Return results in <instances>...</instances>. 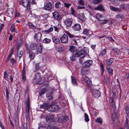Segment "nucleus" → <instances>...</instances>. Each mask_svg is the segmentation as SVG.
<instances>
[{"label":"nucleus","mask_w":129,"mask_h":129,"mask_svg":"<svg viewBox=\"0 0 129 129\" xmlns=\"http://www.w3.org/2000/svg\"><path fill=\"white\" fill-rule=\"evenodd\" d=\"M76 48L73 46H71L70 47L69 50L71 52H72L73 55L76 57H81L82 58L85 57V56L87 54V51L84 49L81 50L79 51H77Z\"/></svg>","instance_id":"obj_1"},{"label":"nucleus","mask_w":129,"mask_h":129,"mask_svg":"<svg viewBox=\"0 0 129 129\" xmlns=\"http://www.w3.org/2000/svg\"><path fill=\"white\" fill-rule=\"evenodd\" d=\"M29 46L28 44H27ZM30 48L31 50H35L37 49V51L38 53H40V43H38L36 45L34 44L31 43L30 45Z\"/></svg>","instance_id":"obj_2"},{"label":"nucleus","mask_w":129,"mask_h":129,"mask_svg":"<svg viewBox=\"0 0 129 129\" xmlns=\"http://www.w3.org/2000/svg\"><path fill=\"white\" fill-rule=\"evenodd\" d=\"M52 15L54 18L57 21H60L61 20V16L59 14L58 12L57 11H54L52 13Z\"/></svg>","instance_id":"obj_3"},{"label":"nucleus","mask_w":129,"mask_h":129,"mask_svg":"<svg viewBox=\"0 0 129 129\" xmlns=\"http://www.w3.org/2000/svg\"><path fill=\"white\" fill-rule=\"evenodd\" d=\"M47 116L45 112H43L42 114V116L45 118L46 120H49L50 121H53L54 120H53L54 118V116L53 115H50L48 116Z\"/></svg>","instance_id":"obj_4"},{"label":"nucleus","mask_w":129,"mask_h":129,"mask_svg":"<svg viewBox=\"0 0 129 129\" xmlns=\"http://www.w3.org/2000/svg\"><path fill=\"white\" fill-rule=\"evenodd\" d=\"M19 3L25 7L28 8L30 7L29 1L28 0H21L19 2Z\"/></svg>","instance_id":"obj_5"},{"label":"nucleus","mask_w":129,"mask_h":129,"mask_svg":"<svg viewBox=\"0 0 129 129\" xmlns=\"http://www.w3.org/2000/svg\"><path fill=\"white\" fill-rule=\"evenodd\" d=\"M26 46L27 50V52L29 53V56L30 58L31 59H34L35 57V54L30 50V48L29 47V46L27 44H26Z\"/></svg>","instance_id":"obj_6"},{"label":"nucleus","mask_w":129,"mask_h":129,"mask_svg":"<svg viewBox=\"0 0 129 129\" xmlns=\"http://www.w3.org/2000/svg\"><path fill=\"white\" fill-rule=\"evenodd\" d=\"M92 62L93 61L92 60H88L83 63L82 66L83 68H84L89 67L92 65Z\"/></svg>","instance_id":"obj_7"},{"label":"nucleus","mask_w":129,"mask_h":129,"mask_svg":"<svg viewBox=\"0 0 129 129\" xmlns=\"http://www.w3.org/2000/svg\"><path fill=\"white\" fill-rule=\"evenodd\" d=\"M101 93L99 91L95 89L93 90L92 93V95L95 98H98L100 96Z\"/></svg>","instance_id":"obj_8"},{"label":"nucleus","mask_w":129,"mask_h":129,"mask_svg":"<svg viewBox=\"0 0 129 129\" xmlns=\"http://www.w3.org/2000/svg\"><path fill=\"white\" fill-rule=\"evenodd\" d=\"M60 40L62 43H65L68 41V36L64 34L60 38Z\"/></svg>","instance_id":"obj_9"},{"label":"nucleus","mask_w":129,"mask_h":129,"mask_svg":"<svg viewBox=\"0 0 129 129\" xmlns=\"http://www.w3.org/2000/svg\"><path fill=\"white\" fill-rule=\"evenodd\" d=\"M49 109H51L50 112L58 111L59 109V107L57 105H53L50 106L47 108L48 110Z\"/></svg>","instance_id":"obj_10"},{"label":"nucleus","mask_w":129,"mask_h":129,"mask_svg":"<svg viewBox=\"0 0 129 129\" xmlns=\"http://www.w3.org/2000/svg\"><path fill=\"white\" fill-rule=\"evenodd\" d=\"M72 19L71 18H67L64 21V24L67 27L70 26L72 23Z\"/></svg>","instance_id":"obj_11"},{"label":"nucleus","mask_w":129,"mask_h":129,"mask_svg":"<svg viewBox=\"0 0 129 129\" xmlns=\"http://www.w3.org/2000/svg\"><path fill=\"white\" fill-rule=\"evenodd\" d=\"M72 28L75 31H78L81 29V25L78 23L75 24L72 26Z\"/></svg>","instance_id":"obj_12"},{"label":"nucleus","mask_w":129,"mask_h":129,"mask_svg":"<svg viewBox=\"0 0 129 129\" xmlns=\"http://www.w3.org/2000/svg\"><path fill=\"white\" fill-rule=\"evenodd\" d=\"M83 33L88 36H90L92 34V33L91 30L86 29L83 30Z\"/></svg>","instance_id":"obj_13"},{"label":"nucleus","mask_w":129,"mask_h":129,"mask_svg":"<svg viewBox=\"0 0 129 129\" xmlns=\"http://www.w3.org/2000/svg\"><path fill=\"white\" fill-rule=\"evenodd\" d=\"M52 39L53 42L56 44H59L60 43L59 39L57 37L54 36L53 37Z\"/></svg>","instance_id":"obj_14"},{"label":"nucleus","mask_w":129,"mask_h":129,"mask_svg":"<svg viewBox=\"0 0 129 129\" xmlns=\"http://www.w3.org/2000/svg\"><path fill=\"white\" fill-rule=\"evenodd\" d=\"M94 9L96 10H99L100 11H103L104 10L103 5L100 4L99 5L96 7L94 8Z\"/></svg>","instance_id":"obj_15"},{"label":"nucleus","mask_w":129,"mask_h":129,"mask_svg":"<svg viewBox=\"0 0 129 129\" xmlns=\"http://www.w3.org/2000/svg\"><path fill=\"white\" fill-rule=\"evenodd\" d=\"M34 38L37 42H39L40 41V33L38 32L34 36Z\"/></svg>","instance_id":"obj_16"},{"label":"nucleus","mask_w":129,"mask_h":129,"mask_svg":"<svg viewBox=\"0 0 129 129\" xmlns=\"http://www.w3.org/2000/svg\"><path fill=\"white\" fill-rule=\"evenodd\" d=\"M109 8L111 10L114 11L120 12L121 11L120 9L119 8H115L111 5L109 6Z\"/></svg>","instance_id":"obj_17"},{"label":"nucleus","mask_w":129,"mask_h":129,"mask_svg":"<svg viewBox=\"0 0 129 129\" xmlns=\"http://www.w3.org/2000/svg\"><path fill=\"white\" fill-rule=\"evenodd\" d=\"M52 8L51 4L50 3H47L44 7L45 10H50Z\"/></svg>","instance_id":"obj_18"},{"label":"nucleus","mask_w":129,"mask_h":129,"mask_svg":"<svg viewBox=\"0 0 129 129\" xmlns=\"http://www.w3.org/2000/svg\"><path fill=\"white\" fill-rule=\"evenodd\" d=\"M79 18L82 21H85L86 18L85 17L84 14L82 13H80L78 15Z\"/></svg>","instance_id":"obj_19"},{"label":"nucleus","mask_w":129,"mask_h":129,"mask_svg":"<svg viewBox=\"0 0 129 129\" xmlns=\"http://www.w3.org/2000/svg\"><path fill=\"white\" fill-rule=\"evenodd\" d=\"M23 54V53L22 51H18L17 52V58L18 60L20 59L22 57Z\"/></svg>","instance_id":"obj_20"},{"label":"nucleus","mask_w":129,"mask_h":129,"mask_svg":"<svg viewBox=\"0 0 129 129\" xmlns=\"http://www.w3.org/2000/svg\"><path fill=\"white\" fill-rule=\"evenodd\" d=\"M55 7L57 9H59L63 6V5L59 2L56 3L55 4Z\"/></svg>","instance_id":"obj_21"},{"label":"nucleus","mask_w":129,"mask_h":129,"mask_svg":"<svg viewBox=\"0 0 129 129\" xmlns=\"http://www.w3.org/2000/svg\"><path fill=\"white\" fill-rule=\"evenodd\" d=\"M35 76V80H37L38 81V82H37L36 83L40 84V73H37L36 74Z\"/></svg>","instance_id":"obj_22"},{"label":"nucleus","mask_w":129,"mask_h":129,"mask_svg":"<svg viewBox=\"0 0 129 129\" xmlns=\"http://www.w3.org/2000/svg\"><path fill=\"white\" fill-rule=\"evenodd\" d=\"M107 49H104L103 50L101 51L99 54L100 56H103L105 55L106 53L107 52Z\"/></svg>","instance_id":"obj_23"},{"label":"nucleus","mask_w":129,"mask_h":129,"mask_svg":"<svg viewBox=\"0 0 129 129\" xmlns=\"http://www.w3.org/2000/svg\"><path fill=\"white\" fill-rule=\"evenodd\" d=\"M88 72V70L87 69L83 68L82 69L81 73L82 75H84L87 74Z\"/></svg>","instance_id":"obj_24"},{"label":"nucleus","mask_w":129,"mask_h":129,"mask_svg":"<svg viewBox=\"0 0 129 129\" xmlns=\"http://www.w3.org/2000/svg\"><path fill=\"white\" fill-rule=\"evenodd\" d=\"M76 38H78V36L76 38H73L71 39V42L72 44L77 45V41L78 40V39H76Z\"/></svg>","instance_id":"obj_25"},{"label":"nucleus","mask_w":129,"mask_h":129,"mask_svg":"<svg viewBox=\"0 0 129 129\" xmlns=\"http://www.w3.org/2000/svg\"><path fill=\"white\" fill-rule=\"evenodd\" d=\"M113 58H111L107 60L106 61V64L107 65V67H109V66L110 65L113 61Z\"/></svg>","instance_id":"obj_26"},{"label":"nucleus","mask_w":129,"mask_h":129,"mask_svg":"<svg viewBox=\"0 0 129 129\" xmlns=\"http://www.w3.org/2000/svg\"><path fill=\"white\" fill-rule=\"evenodd\" d=\"M22 80L25 81L26 80V75L25 70L24 69L22 72Z\"/></svg>","instance_id":"obj_27"},{"label":"nucleus","mask_w":129,"mask_h":129,"mask_svg":"<svg viewBox=\"0 0 129 129\" xmlns=\"http://www.w3.org/2000/svg\"><path fill=\"white\" fill-rule=\"evenodd\" d=\"M52 92H48L47 93V97L48 98V99L49 100L53 99L52 95Z\"/></svg>","instance_id":"obj_28"},{"label":"nucleus","mask_w":129,"mask_h":129,"mask_svg":"<svg viewBox=\"0 0 129 129\" xmlns=\"http://www.w3.org/2000/svg\"><path fill=\"white\" fill-rule=\"evenodd\" d=\"M70 10L71 11V14L74 16H75L76 13L75 9L71 7L70 8Z\"/></svg>","instance_id":"obj_29"},{"label":"nucleus","mask_w":129,"mask_h":129,"mask_svg":"<svg viewBox=\"0 0 129 129\" xmlns=\"http://www.w3.org/2000/svg\"><path fill=\"white\" fill-rule=\"evenodd\" d=\"M72 83L73 85L74 86L77 85V82L76 79L74 76L71 77Z\"/></svg>","instance_id":"obj_30"},{"label":"nucleus","mask_w":129,"mask_h":129,"mask_svg":"<svg viewBox=\"0 0 129 129\" xmlns=\"http://www.w3.org/2000/svg\"><path fill=\"white\" fill-rule=\"evenodd\" d=\"M53 30V28L52 27H51L47 30H45L44 32L46 34H48L52 32Z\"/></svg>","instance_id":"obj_31"},{"label":"nucleus","mask_w":129,"mask_h":129,"mask_svg":"<svg viewBox=\"0 0 129 129\" xmlns=\"http://www.w3.org/2000/svg\"><path fill=\"white\" fill-rule=\"evenodd\" d=\"M22 41L20 40H19L17 44V51L19 50V48L22 45Z\"/></svg>","instance_id":"obj_32"},{"label":"nucleus","mask_w":129,"mask_h":129,"mask_svg":"<svg viewBox=\"0 0 129 129\" xmlns=\"http://www.w3.org/2000/svg\"><path fill=\"white\" fill-rule=\"evenodd\" d=\"M51 41V39L47 38L44 39L43 41V43L46 44H48Z\"/></svg>","instance_id":"obj_33"},{"label":"nucleus","mask_w":129,"mask_h":129,"mask_svg":"<svg viewBox=\"0 0 129 129\" xmlns=\"http://www.w3.org/2000/svg\"><path fill=\"white\" fill-rule=\"evenodd\" d=\"M107 70L108 71L109 74H110V75H112L113 74V70L109 67H107Z\"/></svg>","instance_id":"obj_34"},{"label":"nucleus","mask_w":129,"mask_h":129,"mask_svg":"<svg viewBox=\"0 0 129 129\" xmlns=\"http://www.w3.org/2000/svg\"><path fill=\"white\" fill-rule=\"evenodd\" d=\"M95 16L96 18L99 21H100L101 20L100 18L102 17V15L100 13H97L96 15Z\"/></svg>","instance_id":"obj_35"},{"label":"nucleus","mask_w":129,"mask_h":129,"mask_svg":"<svg viewBox=\"0 0 129 129\" xmlns=\"http://www.w3.org/2000/svg\"><path fill=\"white\" fill-rule=\"evenodd\" d=\"M71 4L70 3H64V6L68 9H69L71 6Z\"/></svg>","instance_id":"obj_36"},{"label":"nucleus","mask_w":129,"mask_h":129,"mask_svg":"<svg viewBox=\"0 0 129 129\" xmlns=\"http://www.w3.org/2000/svg\"><path fill=\"white\" fill-rule=\"evenodd\" d=\"M14 27L15 24H12L11 26V30L12 32H15L16 31Z\"/></svg>","instance_id":"obj_37"},{"label":"nucleus","mask_w":129,"mask_h":129,"mask_svg":"<svg viewBox=\"0 0 129 129\" xmlns=\"http://www.w3.org/2000/svg\"><path fill=\"white\" fill-rule=\"evenodd\" d=\"M95 121L100 123H102L103 122L102 119L100 118H97L95 120Z\"/></svg>","instance_id":"obj_38"},{"label":"nucleus","mask_w":129,"mask_h":129,"mask_svg":"<svg viewBox=\"0 0 129 129\" xmlns=\"http://www.w3.org/2000/svg\"><path fill=\"white\" fill-rule=\"evenodd\" d=\"M85 119L86 122H87L89 120L88 115L86 113H84Z\"/></svg>","instance_id":"obj_39"},{"label":"nucleus","mask_w":129,"mask_h":129,"mask_svg":"<svg viewBox=\"0 0 129 129\" xmlns=\"http://www.w3.org/2000/svg\"><path fill=\"white\" fill-rule=\"evenodd\" d=\"M9 76V75L7 74L6 72H4V78L6 80H8V77Z\"/></svg>","instance_id":"obj_40"},{"label":"nucleus","mask_w":129,"mask_h":129,"mask_svg":"<svg viewBox=\"0 0 129 129\" xmlns=\"http://www.w3.org/2000/svg\"><path fill=\"white\" fill-rule=\"evenodd\" d=\"M89 79V78L85 76L83 77L82 78V80L86 82Z\"/></svg>","instance_id":"obj_41"},{"label":"nucleus","mask_w":129,"mask_h":129,"mask_svg":"<svg viewBox=\"0 0 129 129\" xmlns=\"http://www.w3.org/2000/svg\"><path fill=\"white\" fill-rule=\"evenodd\" d=\"M47 128L48 129H58L56 127H55L52 126L50 125H49L47 127Z\"/></svg>","instance_id":"obj_42"},{"label":"nucleus","mask_w":129,"mask_h":129,"mask_svg":"<svg viewBox=\"0 0 129 129\" xmlns=\"http://www.w3.org/2000/svg\"><path fill=\"white\" fill-rule=\"evenodd\" d=\"M86 84L89 86H91L92 85V82L89 79L86 82Z\"/></svg>","instance_id":"obj_43"},{"label":"nucleus","mask_w":129,"mask_h":129,"mask_svg":"<svg viewBox=\"0 0 129 129\" xmlns=\"http://www.w3.org/2000/svg\"><path fill=\"white\" fill-rule=\"evenodd\" d=\"M100 21H101V22H100V24H104L105 23H106L107 21L108 20H107L106 19H105L103 20H101Z\"/></svg>","instance_id":"obj_44"},{"label":"nucleus","mask_w":129,"mask_h":129,"mask_svg":"<svg viewBox=\"0 0 129 129\" xmlns=\"http://www.w3.org/2000/svg\"><path fill=\"white\" fill-rule=\"evenodd\" d=\"M40 68V65L39 63H38L36 64L35 66L36 71L38 70Z\"/></svg>","instance_id":"obj_45"},{"label":"nucleus","mask_w":129,"mask_h":129,"mask_svg":"<svg viewBox=\"0 0 129 129\" xmlns=\"http://www.w3.org/2000/svg\"><path fill=\"white\" fill-rule=\"evenodd\" d=\"M79 4L81 5H84V1L82 0H79L78 1Z\"/></svg>","instance_id":"obj_46"},{"label":"nucleus","mask_w":129,"mask_h":129,"mask_svg":"<svg viewBox=\"0 0 129 129\" xmlns=\"http://www.w3.org/2000/svg\"><path fill=\"white\" fill-rule=\"evenodd\" d=\"M28 25L30 27H31L33 28H34L35 27V26L32 23L30 22H28Z\"/></svg>","instance_id":"obj_47"},{"label":"nucleus","mask_w":129,"mask_h":129,"mask_svg":"<svg viewBox=\"0 0 129 129\" xmlns=\"http://www.w3.org/2000/svg\"><path fill=\"white\" fill-rule=\"evenodd\" d=\"M10 62L12 64H13L15 63L16 61L14 59L12 58L10 60Z\"/></svg>","instance_id":"obj_48"},{"label":"nucleus","mask_w":129,"mask_h":129,"mask_svg":"<svg viewBox=\"0 0 129 129\" xmlns=\"http://www.w3.org/2000/svg\"><path fill=\"white\" fill-rule=\"evenodd\" d=\"M46 91V89L45 88H44L41 90V95L44 94Z\"/></svg>","instance_id":"obj_49"},{"label":"nucleus","mask_w":129,"mask_h":129,"mask_svg":"<svg viewBox=\"0 0 129 129\" xmlns=\"http://www.w3.org/2000/svg\"><path fill=\"white\" fill-rule=\"evenodd\" d=\"M102 0H94L93 1V2L94 4H97L98 3L100 2Z\"/></svg>","instance_id":"obj_50"},{"label":"nucleus","mask_w":129,"mask_h":129,"mask_svg":"<svg viewBox=\"0 0 129 129\" xmlns=\"http://www.w3.org/2000/svg\"><path fill=\"white\" fill-rule=\"evenodd\" d=\"M53 27L54 29V30L57 32H58L59 30V29L58 27H57L56 26H54Z\"/></svg>","instance_id":"obj_51"},{"label":"nucleus","mask_w":129,"mask_h":129,"mask_svg":"<svg viewBox=\"0 0 129 129\" xmlns=\"http://www.w3.org/2000/svg\"><path fill=\"white\" fill-rule=\"evenodd\" d=\"M6 99H8V97H9L8 95L9 94V93L8 91V89H7V88H6Z\"/></svg>","instance_id":"obj_52"},{"label":"nucleus","mask_w":129,"mask_h":129,"mask_svg":"<svg viewBox=\"0 0 129 129\" xmlns=\"http://www.w3.org/2000/svg\"><path fill=\"white\" fill-rule=\"evenodd\" d=\"M68 36L70 38H76L77 37V36H74L72 34L70 33L68 35Z\"/></svg>","instance_id":"obj_53"},{"label":"nucleus","mask_w":129,"mask_h":129,"mask_svg":"<svg viewBox=\"0 0 129 129\" xmlns=\"http://www.w3.org/2000/svg\"><path fill=\"white\" fill-rule=\"evenodd\" d=\"M73 55V56H72L70 57V59L72 61H73L75 60V57H76L75 55Z\"/></svg>","instance_id":"obj_54"},{"label":"nucleus","mask_w":129,"mask_h":129,"mask_svg":"<svg viewBox=\"0 0 129 129\" xmlns=\"http://www.w3.org/2000/svg\"><path fill=\"white\" fill-rule=\"evenodd\" d=\"M125 110L128 113L129 111V106L128 105L126 106L125 109Z\"/></svg>","instance_id":"obj_55"},{"label":"nucleus","mask_w":129,"mask_h":129,"mask_svg":"<svg viewBox=\"0 0 129 129\" xmlns=\"http://www.w3.org/2000/svg\"><path fill=\"white\" fill-rule=\"evenodd\" d=\"M27 124L26 123H24L23 125V129H27Z\"/></svg>","instance_id":"obj_56"},{"label":"nucleus","mask_w":129,"mask_h":129,"mask_svg":"<svg viewBox=\"0 0 129 129\" xmlns=\"http://www.w3.org/2000/svg\"><path fill=\"white\" fill-rule=\"evenodd\" d=\"M112 117L113 118H115L116 117V114L115 113H113L112 115Z\"/></svg>","instance_id":"obj_57"},{"label":"nucleus","mask_w":129,"mask_h":129,"mask_svg":"<svg viewBox=\"0 0 129 129\" xmlns=\"http://www.w3.org/2000/svg\"><path fill=\"white\" fill-rule=\"evenodd\" d=\"M113 50L116 53L119 51L118 49L116 48H114L113 49Z\"/></svg>","instance_id":"obj_58"},{"label":"nucleus","mask_w":129,"mask_h":129,"mask_svg":"<svg viewBox=\"0 0 129 129\" xmlns=\"http://www.w3.org/2000/svg\"><path fill=\"white\" fill-rule=\"evenodd\" d=\"M77 8L78 9H83L84 8V6H78Z\"/></svg>","instance_id":"obj_59"},{"label":"nucleus","mask_w":129,"mask_h":129,"mask_svg":"<svg viewBox=\"0 0 129 129\" xmlns=\"http://www.w3.org/2000/svg\"><path fill=\"white\" fill-rule=\"evenodd\" d=\"M1 25V26H0V34L1 33V31L3 28L4 25L3 24H2Z\"/></svg>","instance_id":"obj_60"},{"label":"nucleus","mask_w":129,"mask_h":129,"mask_svg":"<svg viewBox=\"0 0 129 129\" xmlns=\"http://www.w3.org/2000/svg\"><path fill=\"white\" fill-rule=\"evenodd\" d=\"M44 79L45 80L47 81L48 80H49V78H48V77H47V74H46V75H45Z\"/></svg>","instance_id":"obj_61"},{"label":"nucleus","mask_w":129,"mask_h":129,"mask_svg":"<svg viewBox=\"0 0 129 129\" xmlns=\"http://www.w3.org/2000/svg\"><path fill=\"white\" fill-rule=\"evenodd\" d=\"M27 107H30L29 106V102L28 99L27 100Z\"/></svg>","instance_id":"obj_62"},{"label":"nucleus","mask_w":129,"mask_h":129,"mask_svg":"<svg viewBox=\"0 0 129 129\" xmlns=\"http://www.w3.org/2000/svg\"><path fill=\"white\" fill-rule=\"evenodd\" d=\"M25 117L26 119H27L29 118V113H26Z\"/></svg>","instance_id":"obj_63"},{"label":"nucleus","mask_w":129,"mask_h":129,"mask_svg":"<svg viewBox=\"0 0 129 129\" xmlns=\"http://www.w3.org/2000/svg\"><path fill=\"white\" fill-rule=\"evenodd\" d=\"M128 120L127 119H126L125 121V126H128Z\"/></svg>","instance_id":"obj_64"}]
</instances>
